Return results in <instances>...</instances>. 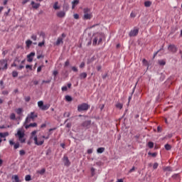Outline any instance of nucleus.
Masks as SVG:
<instances>
[{"instance_id": "nucleus-12", "label": "nucleus", "mask_w": 182, "mask_h": 182, "mask_svg": "<svg viewBox=\"0 0 182 182\" xmlns=\"http://www.w3.org/2000/svg\"><path fill=\"white\" fill-rule=\"evenodd\" d=\"M28 117L32 119V121L35 120L36 117H38V115L35 114V112H31Z\"/></svg>"}, {"instance_id": "nucleus-9", "label": "nucleus", "mask_w": 182, "mask_h": 182, "mask_svg": "<svg viewBox=\"0 0 182 182\" xmlns=\"http://www.w3.org/2000/svg\"><path fill=\"white\" fill-rule=\"evenodd\" d=\"M33 56H35V52H31L27 55V62H32L33 60Z\"/></svg>"}, {"instance_id": "nucleus-19", "label": "nucleus", "mask_w": 182, "mask_h": 182, "mask_svg": "<svg viewBox=\"0 0 182 182\" xmlns=\"http://www.w3.org/2000/svg\"><path fill=\"white\" fill-rule=\"evenodd\" d=\"M144 6H146V8H150V6H151V1H145Z\"/></svg>"}, {"instance_id": "nucleus-10", "label": "nucleus", "mask_w": 182, "mask_h": 182, "mask_svg": "<svg viewBox=\"0 0 182 182\" xmlns=\"http://www.w3.org/2000/svg\"><path fill=\"white\" fill-rule=\"evenodd\" d=\"M57 16L58 18H65L66 16V12L63 11H59L57 13Z\"/></svg>"}, {"instance_id": "nucleus-15", "label": "nucleus", "mask_w": 182, "mask_h": 182, "mask_svg": "<svg viewBox=\"0 0 182 182\" xmlns=\"http://www.w3.org/2000/svg\"><path fill=\"white\" fill-rule=\"evenodd\" d=\"M61 43H63V38L59 37L55 43V45L59 46Z\"/></svg>"}, {"instance_id": "nucleus-60", "label": "nucleus", "mask_w": 182, "mask_h": 182, "mask_svg": "<svg viewBox=\"0 0 182 182\" xmlns=\"http://www.w3.org/2000/svg\"><path fill=\"white\" fill-rule=\"evenodd\" d=\"M157 132L158 133H161V128L160 127V126L157 127Z\"/></svg>"}, {"instance_id": "nucleus-32", "label": "nucleus", "mask_w": 182, "mask_h": 182, "mask_svg": "<svg viewBox=\"0 0 182 182\" xmlns=\"http://www.w3.org/2000/svg\"><path fill=\"white\" fill-rule=\"evenodd\" d=\"M165 149H166V150H171V146L170 145V144H166V145H165Z\"/></svg>"}, {"instance_id": "nucleus-6", "label": "nucleus", "mask_w": 182, "mask_h": 182, "mask_svg": "<svg viewBox=\"0 0 182 182\" xmlns=\"http://www.w3.org/2000/svg\"><path fill=\"white\" fill-rule=\"evenodd\" d=\"M87 109H89V105L86 103H83L77 106L78 112H85V110H87Z\"/></svg>"}, {"instance_id": "nucleus-24", "label": "nucleus", "mask_w": 182, "mask_h": 182, "mask_svg": "<svg viewBox=\"0 0 182 182\" xmlns=\"http://www.w3.org/2000/svg\"><path fill=\"white\" fill-rule=\"evenodd\" d=\"M97 153H99L100 154H101L102 153H103L105 151V148L104 147H100L98 148L97 149Z\"/></svg>"}, {"instance_id": "nucleus-21", "label": "nucleus", "mask_w": 182, "mask_h": 182, "mask_svg": "<svg viewBox=\"0 0 182 182\" xmlns=\"http://www.w3.org/2000/svg\"><path fill=\"white\" fill-rule=\"evenodd\" d=\"M16 113H17V114H18V115H21V113H23V109H22V108L16 109Z\"/></svg>"}, {"instance_id": "nucleus-55", "label": "nucleus", "mask_w": 182, "mask_h": 182, "mask_svg": "<svg viewBox=\"0 0 182 182\" xmlns=\"http://www.w3.org/2000/svg\"><path fill=\"white\" fill-rule=\"evenodd\" d=\"M19 153H20V156H23L25 154V151L21 150Z\"/></svg>"}, {"instance_id": "nucleus-27", "label": "nucleus", "mask_w": 182, "mask_h": 182, "mask_svg": "<svg viewBox=\"0 0 182 182\" xmlns=\"http://www.w3.org/2000/svg\"><path fill=\"white\" fill-rule=\"evenodd\" d=\"M31 38L32 39V41H37L38 36L36 34H32Z\"/></svg>"}, {"instance_id": "nucleus-26", "label": "nucleus", "mask_w": 182, "mask_h": 182, "mask_svg": "<svg viewBox=\"0 0 182 182\" xmlns=\"http://www.w3.org/2000/svg\"><path fill=\"white\" fill-rule=\"evenodd\" d=\"M65 100H66V102H72V100H73V99L72 98V97H70V95H66Z\"/></svg>"}, {"instance_id": "nucleus-59", "label": "nucleus", "mask_w": 182, "mask_h": 182, "mask_svg": "<svg viewBox=\"0 0 182 182\" xmlns=\"http://www.w3.org/2000/svg\"><path fill=\"white\" fill-rule=\"evenodd\" d=\"M9 92L7 90H4L2 92V95H8Z\"/></svg>"}, {"instance_id": "nucleus-31", "label": "nucleus", "mask_w": 182, "mask_h": 182, "mask_svg": "<svg viewBox=\"0 0 182 182\" xmlns=\"http://www.w3.org/2000/svg\"><path fill=\"white\" fill-rule=\"evenodd\" d=\"M38 106L40 109H42V107L43 106V101H39L38 102Z\"/></svg>"}, {"instance_id": "nucleus-44", "label": "nucleus", "mask_w": 182, "mask_h": 182, "mask_svg": "<svg viewBox=\"0 0 182 182\" xmlns=\"http://www.w3.org/2000/svg\"><path fill=\"white\" fill-rule=\"evenodd\" d=\"M61 90L63 92H66V90H68V87L67 86L62 87Z\"/></svg>"}, {"instance_id": "nucleus-42", "label": "nucleus", "mask_w": 182, "mask_h": 182, "mask_svg": "<svg viewBox=\"0 0 182 182\" xmlns=\"http://www.w3.org/2000/svg\"><path fill=\"white\" fill-rule=\"evenodd\" d=\"M14 180L16 182H19V177L18 176V175L14 176Z\"/></svg>"}, {"instance_id": "nucleus-56", "label": "nucleus", "mask_w": 182, "mask_h": 182, "mask_svg": "<svg viewBox=\"0 0 182 182\" xmlns=\"http://www.w3.org/2000/svg\"><path fill=\"white\" fill-rule=\"evenodd\" d=\"M74 18L79 19V14H74Z\"/></svg>"}, {"instance_id": "nucleus-13", "label": "nucleus", "mask_w": 182, "mask_h": 182, "mask_svg": "<svg viewBox=\"0 0 182 182\" xmlns=\"http://www.w3.org/2000/svg\"><path fill=\"white\" fill-rule=\"evenodd\" d=\"M163 170L166 173H168V172L173 171V168H171V167H170V166H164L163 168Z\"/></svg>"}, {"instance_id": "nucleus-36", "label": "nucleus", "mask_w": 182, "mask_h": 182, "mask_svg": "<svg viewBox=\"0 0 182 182\" xmlns=\"http://www.w3.org/2000/svg\"><path fill=\"white\" fill-rule=\"evenodd\" d=\"M64 164H65V166H67V167H68V166H70V161H69V160H65L64 162Z\"/></svg>"}, {"instance_id": "nucleus-45", "label": "nucleus", "mask_w": 182, "mask_h": 182, "mask_svg": "<svg viewBox=\"0 0 182 182\" xmlns=\"http://www.w3.org/2000/svg\"><path fill=\"white\" fill-rule=\"evenodd\" d=\"M178 177H180V176L178 173H176L172 176V178H178Z\"/></svg>"}, {"instance_id": "nucleus-14", "label": "nucleus", "mask_w": 182, "mask_h": 182, "mask_svg": "<svg viewBox=\"0 0 182 182\" xmlns=\"http://www.w3.org/2000/svg\"><path fill=\"white\" fill-rule=\"evenodd\" d=\"M38 126V124L36 122L31 123L30 124H27L25 126L26 129H29V127H36Z\"/></svg>"}, {"instance_id": "nucleus-3", "label": "nucleus", "mask_w": 182, "mask_h": 182, "mask_svg": "<svg viewBox=\"0 0 182 182\" xmlns=\"http://www.w3.org/2000/svg\"><path fill=\"white\" fill-rule=\"evenodd\" d=\"M8 70V60H0V70Z\"/></svg>"}, {"instance_id": "nucleus-20", "label": "nucleus", "mask_w": 182, "mask_h": 182, "mask_svg": "<svg viewBox=\"0 0 182 182\" xmlns=\"http://www.w3.org/2000/svg\"><path fill=\"white\" fill-rule=\"evenodd\" d=\"M87 77V74L86 73H82L80 75V79H86Z\"/></svg>"}, {"instance_id": "nucleus-17", "label": "nucleus", "mask_w": 182, "mask_h": 182, "mask_svg": "<svg viewBox=\"0 0 182 182\" xmlns=\"http://www.w3.org/2000/svg\"><path fill=\"white\" fill-rule=\"evenodd\" d=\"M58 5H59V2L55 1L53 5V9H55V11H58V9H60V6Z\"/></svg>"}, {"instance_id": "nucleus-23", "label": "nucleus", "mask_w": 182, "mask_h": 182, "mask_svg": "<svg viewBox=\"0 0 182 182\" xmlns=\"http://www.w3.org/2000/svg\"><path fill=\"white\" fill-rule=\"evenodd\" d=\"M50 105H43V107L41 108V110H48L49 109Z\"/></svg>"}, {"instance_id": "nucleus-53", "label": "nucleus", "mask_w": 182, "mask_h": 182, "mask_svg": "<svg viewBox=\"0 0 182 182\" xmlns=\"http://www.w3.org/2000/svg\"><path fill=\"white\" fill-rule=\"evenodd\" d=\"M130 16H131V18H136V14H134V12H132L130 14Z\"/></svg>"}, {"instance_id": "nucleus-7", "label": "nucleus", "mask_w": 182, "mask_h": 182, "mask_svg": "<svg viewBox=\"0 0 182 182\" xmlns=\"http://www.w3.org/2000/svg\"><path fill=\"white\" fill-rule=\"evenodd\" d=\"M137 35H139V28H136L132 30L129 33V36H137Z\"/></svg>"}, {"instance_id": "nucleus-16", "label": "nucleus", "mask_w": 182, "mask_h": 182, "mask_svg": "<svg viewBox=\"0 0 182 182\" xmlns=\"http://www.w3.org/2000/svg\"><path fill=\"white\" fill-rule=\"evenodd\" d=\"M79 4V0H74L72 1V9H75L76 5Z\"/></svg>"}, {"instance_id": "nucleus-62", "label": "nucleus", "mask_w": 182, "mask_h": 182, "mask_svg": "<svg viewBox=\"0 0 182 182\" xmlns=\"http://www.w3.org/2000/svg\"><path fill=\"white\" fill-rule=\"evenodd\" d=\"M42 70V66H39L38 68H37V72L39 73Z\"/></svg>"}, {"instance_id": "nucleus-38", "label": "nucleus", "mask_w": 182, "mask_h": 182, "mask_svg": "<svg viewBox=\"0 0 182 182\" xmlns=\"http://www.w3.org/2000/svg\"><path fill=\"white\" fill-rule=\"evenodd\" d=\"M44 45H45V40L43 41L42 42L38 43V46L40 48H42V46H43Z\"/></svg>"}, {"instance_id": "nucleus-33", "label": "nucleus", "mask_w": 182, "mask_h": 182, "mask_svg": "<svg viewBox=\"0 0 182 182\" xmlns=\"http://www.w3.org/2000/svg\"><path fill=\"white\" fill-rule=\"evenodd\" d=\"M12 76L13 77H18V72L17 71H13L12 72Z\"/></svg>"}, {"instance_id": "nucleus-18", "label": "nucleus", "mask_w": 182, "mask_h": 182, "mask_svg": "<svg viewBox=\"0 0 182 182\" xmlns=\"http://www.w3.org/2000/svg\"><path fill=\"white\" fill-rule=\"evenodd\" d=\"M115 107H117V109H119V110H122V109H123V104H122L120 102H117L115 105Z\"/></svg>"}, {"instance_id": "nucleus-41", "label": "nucleus", "mask_w": 182, "mask_h": 182, "mask_svg": "<svg viewBox=\"0 0 182 182\" xmlns=\"http://www.w3.org/2000/svg\"><path fill=\"white\" fill-rule=\"evenodd\" d=\"M142 63L144 65H145V66H147L149 65V62H147L146 60L144 58L142 60Z\"/></svg>"}, {"instance_id": "nucleus-25", "label": "nucleus", "mask_w": 182, "mask_h": 182, "mask_svg": "<svg viewBox=\"0 0 182 182\" xmlns=\"http://www.w3.org/2000/svg\"><path fill=\"white\" fill-rule=\"evenodd\" d=\"M26 45L27 46V48H31V45H32V41L31 40H27L26 41Z\"/></svg>"}, {"instance_id": "nucleus-29", "label": "nucleus", "mask_w": 182, "mask_h": 182, "mask_svg": "<svg viewBox=\"0 0 182 182\" xmlns=\"http://www.w3.org/2000/svg\"><path fill=\"white\" fill-rule=\"evenodd\" d=\"M148 147L149 149H153L154 147V143H153L152 141H149L148 143Z\"/></svg>"}, {"instance_id": "nucleus-52", "label": "nucleus", "mask_w": 182, "mask_h": 182, "mask_svg": "<svg viewBox=\"0 0 182 182\" xmlns=\"http://www.w3.org/2000/svg\"><path fill=\"white\" fill-rule=\"evenodd\" d=\"M9 144H10L11 146H14V144H15V142H14V139L9 140Z\"/></svg>"}, {"instance_id": "nucleus-28", "label": "nucleus", "mask_w": 182, "mask_h": 182, "mask_svg": "<svg viewBox=\"0 0 182 182\" xmlns=\"http://www.w3.org/2000/svg\"><path fill=\"white\" fill-rule=\"evenodd\" d=\"M31 122L32 121V119H31L28 116H27V117L26 118V121H25V124H28V123H31Z\"/></svg>"}, {"instance_id": "nucleus-5", "label": "nucleus", "mask_w": 182, "mask_h": 182, "mask_svg": "<svg viewBox=\"0 0 182 182\" xmlns=\"http://www.w3.org/2000/svg\"><path fill=\"white\" fill-rule=\"evenodd\" d=\"M83 12H84L83 19L87 20V19H90V18H92V15L90 14V9L85 8L83 9Z\"/></svg>"}, {"instance_id": "nucleus-40", "label": "nucleus", "mask_w": 182, "mask_h": 182, "mask_svg": "<svg viewBox=\"0 0 182 182\" xmlns=\"http://www.w3.org/2000/svg\"><path fill=\"white\" fill-rule=\"evenodd\" d=\"M64 117H70V112H65L63 114Z\"/></svg>"}, {"instance_id": "nucleus-43", "label": "nucleus", "mask_w": 182, "mask_h": 182, "mask_svg": "<svg viewBox=\"0 0 182 182\" xmlns=\"http://www.w3.org/2000/svg\"><path fill=\"white\" fill-rule=\"evenodd\" d=\"M149 156H151L152 157H156V156H157L156 153H149L148 154Z\"/></svg>"}, {"instance_id": "nucleus-64", "label": "nucleus", "mask_w": 182, "mask_h": 182, "mask_svg": "<svg viewBox=\"0 0 182 182\" xmlns=\"http://www.w3.org/2000/svg\"><path fill=\"white\" fill-rule=\"evenodd\" d=\"M95 174H96V173H95V168H92V176H94Z\"/></svg>"}, {"instance_id": "nucleus-48", "label": "nucleus", "mask_w": 182, "mask_h": 182, "mask_svg": "<svg viewBox=\"0 0 182 182\" xmlns=\"http://www.w3.org/2000/svg\"><path fill=\"white\" fill-rule=\"evenodd\" d=\"M70 64V63L69 62V60H67L65 63V67L66 68L67 66H69Z\"/></svg>"}, {"instance_id": "nucleus-51", "label": "nucleus", "mask_w": 182, "mask_h": 182, "mask_svg": "<svg viewBox=\"0 0 182 182\" xmlns=\"http://www.w3.org/2000/svg\"><path fill=\"white\" fill-rule=\"evenodd\" d=\"M134 170H136V167L133 166L132 168H131L129 171V173H133V171H134Z\"/></svg>"}, {"instance_id": "nucleus-47", "label": "nucleus", "mask_w": 182, "mask_h": 182, "mask_svg": "<svg viewBox=\"0 0 182 182\" xmlns=\"http://www.w3.org/2000/svg\"><path fill=\"white\" fill-rule=\"evenodd\" d=\"M36 131H33L31 132V139H33V136H36Z\"/></svg>"}, {"instance_id": "nucleus-22", "label": "nucleus", "mask_w": 182, "mask_h": 182, "mask_svg": "<svg viewBox=\"0 0 182 182\" xmlns=\"http://www.w3.org/2000/svg\"><path fill=\"white\" fill-rule=\"evenodd\" d=\"M158 63H159V65H160V66H164V65H166V60H159Z\"/></svg>"}, {"instance_id": "nucleus-4", "label": "nucleus", "mask_w": 182, "mask_h": 182, "mask_svg": "<svg viewBox=\"0 0 182 182\" xmlns=\"http://www.w3.org/2000/svg\"><path fill=\"white\" fill-rule=\"evenodd\" d=\"M103 41V37L102 35L99 34L96 38H94L92 45L96 46V45H102V42Z\"/></svg>"}, {"instance_id": "nucleus-2", "label": "nucleus", "mask_w": 182, "mask_h": 182, "mask_svg": "<svg viewBox=\"0 0 182 182\" xmlns=\"http://www.w3.org/2000/svg\"><path fill=\"white\" fill-rule=\"evenodd\" d=\"M16 136L18 137V140L21 143H25V132L22 131V129H18L17 133L16 134Z\"/></svg>"}, {"instance_id": "nucleus-37", "label": "nucleus", "mask_w": 182, "mask_h": 182, "mask_svg": "<svg viewBox=\"0 0 182 182\" xmlns=\"http://www.w3.org/2000/svg\"><path fill=\"white\" fill-rule=\"evenodd\" d=\"M40 36H41L42 38H43V39H45V37L46 36V34H45V32L41 31Z\"/></svg>"}, {"instance_id": "nucleus-61", "label": "nucleus", "mask_w": 182, "mask_h": 182, "mask_svg": "<svg viewBox=\"0 0 182 182\" xmlns=\"http://www.w3.org/2000/svg\"><path fill=\"white\" fill-rule=\"evenodd\" d=\"M72 70H73V72H77V68L76 67H72Z\"/></svg>"}, {"instance_id": "nucleus-35", "label": "nucleus", "mask_w": 182, "mask_h": 182, "mask_svg": "<svg viewBox=\"0 0 182 182\" xmlns=\"http://www.w3.org/2000/svg\"><path fill=\"white\" fill-rule=\"evenodd\" d=\"M16 118V116L15 115V114L12 113V114L10 115V119H11V120H15Z\"/></svg>"}, {"instance_id": "nucleus-30", "label": "nucleus", "mask_w": 182, "mask_h": 182, "mask_svg": "<svg viewBox=\"0 0 182 182\" xmlns=\"http://www.w3.org/2000/svg\"><path fill=\"white\" fill-rule=\"evenodd\" d=\"M68 9H69V5L65 4V5L63 6V11H64V12L68 11Z\"/></svg>"}, {"instance_id": "nucleus-58", "label": "nucleus", "mask_w": 182, "mask_h": 182, "mask_svg": "<svg viewBox=\"0 0 182 182\" xmlns=\"http://www.w3.org/2000/svg\"><path fill=\"white\" fill-rule=\"evenodd\" d=\"M31 100V97H25V101L26 102H29Z\"/></svg>"}, {"instance_id": "nucleus-46", "label": "nucleus", "mask_w": 182, "mask_h": 182, "mask_svg": "<svg viewBox=\"0 0 182 182\" xmlns=\"http://www.w3.org/2000/svg\"><path fill=\"white\" fill-rule=\"evenodd\" d=\"M158 167H159V164L157 163L154 164L153 168L154 170H156V168H157Z\"/></svg>"}, {"instance_id": "nucleus-1", "label": "nucleus", "mask_w": 182, "mask_h": 182, "mask_svg": "<svg viewBox=\"0 0 182 182\" xmlns=\"http://www.w3.org/2000/svg\"><path fill=\"white\" fill-rule=\"evenodd\" d=\"M45 136H41L38 138V136H35L33 137L34 143L36 146H42L43 143H45Z\"/></svg>"}, {"instance_id": "nucleus-57", "label": "nucleus", "mask_w": 182, "mask_h": 182, "mask_svg": "<svg viewBox=\"0 0 182 182\" xmlns=\"http://www.w3.org/2000/svg\"><path fill=\"white\" fill-rule=\"evenodd\" d=\"M80 68L81 69H82V68H85V63L84 62L81 63V64L80 65Z\"/></svg>"}, {"instance_id": "nucleus-49", "label": "nucleus", "mask_w": 182, "mask_h": 182, "mask_svg": "<svg viewBox=\"0 0 182 182\" xmlns=\"http://www.w3.org/2000/svg\"><path fill=\"white\" fill-rule=\"evenodd\" d=\"M29 1H31V0H23L22 5H25V4H28V2H29Z\"/></svg>"}, {"instance_id": "nucleus-8", "label": "nucleus", "mask_w": 182, "mask_h": 182, "mask_svg": "<svg viewBox=\"0 0 182 182\" xmlns=\"http://www.w3.org/2000/svg\"><path fill=\"white\" fill-rule=\"evenodd\" d=\"M168 49L170 52H172V53L177 52V47H176L175 45H169Z\"/></svg>"}, {"instance_id": "nucleus-54", "label": "nucleus", "mask_w": 182, "mask_h": 182, "mask_svg": "<svg viewBox=\"0 0 182 182\" xmlns=\"http://www.w3.org/2000/svg\"><path fill=\"white\" fill-rule=\"evenodd\" d=\"M26 69H30V70H32V65H26Z\"/></svg>"}, {"instance_id": "nucleus-63", "label": "nucleus", "mask_w": 182, "mask_h": 182, "mask_svg": "<svg viewBox=\"0 0 182 182\" xmlns=\"http://www.w3.org/2000/svg\"><path fill=\"white\" fill-rule=\"evenodd\" d=\"M58 70L53 71V76H56L58 75Z\"/></svg>"}, {"instance_id": "nucleus-11", "label": "nucleus", "mask_w": 182, "mask_h": 182, "mask_svg": "<svg viewBox=\"0 0 182 182\" xmlns=\"http://www.w3.org/2000/svg\"><path fill=\"white\" fill-rule=\"evenodd\" d=\"M31 5L34 9H38L41 6V4L35 3V1H31Z\"/></svg>"}, {"instance_id": "nucleus-34", "label": "nucleus", "mask_w": 182, "mask_h": 182, "mask_svg": "<svg viewBox=\"0 0 182 182\" xmlns=\"http://www.w3.org/2000/svg\"><path fill=\"white\" fill-rule=\"evenodd\" d=\"M25 180L26 181H31V175H26L25 177Z\"/></svg>"}, {"instance_id": "nucleus-50", "label": "nucleus", "mask_w": 182, "mask_h": 182, "mask_svg": "<svg viewBox=\"0 0 182 182\" xmlns=\"http://www.w3.org/2000/svg\"><path fill=\"white\" fill-rule=\"evenodd\" d=\"M14 149H19V143L14 144Z\"/></svg>"}, {"instance_id": "nucleus-39", "label": "nucleus", "mask_w": 182, "mask_h": 182, "mask_svg": "<svg viewBox=\"0 0 182 182\" xmlns=\"http://www.w3.org/2000/svg\"><path fill=\"white\" fill-rule=\"evenodd\" d=\"M45 171L46 170L45 168H42L41 170L38 171L39 174H45Z\"/></svg>"}]
</instances>
